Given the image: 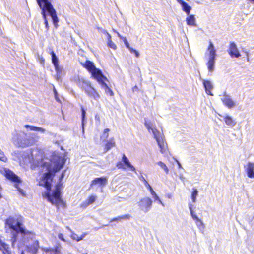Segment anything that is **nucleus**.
I'll use <instances>...</instances> for the list:
<instances>
[{
	"label": "nucleus",
	"instance_id": "nucleus-5",
	"mask_svg": "<svg viewBox=\"0 0 254 254\" xmlns=\"http://www.w3.org/2000/svg\"><path fill=\"white\" fill-rule=\"evenodd\" d=\"M34 136L35 134L33 133L26 134L24 132H21L17 134L16 137H13L12 140L15 145L24 148L31 146L35 143L36 140Z\"/></svg>",
	"mask_w": 254,
	"mask_h": 254
},
{
	"label": "nucleus",
	"instance_id": "nucleus-32",
	"mask_svg": "<svg viewBox=\"0 0 254 254\" xmlns=\"http://www.w3.org/2000/svg\"><path fill=\"white\" fill-rule=\"evenodd\" d=\"M146 187L150 190V193H151V195L152 196V197L154 199H159V196L157 195L156 192L153 190V188H152V187L149 184H148V185L146 186Z\"/></svg>",
	"mask_w": 254,
	"mask_h": 254
},
{
	"label": "nucleus",
	"instance_id": "nucleus-27",
	"mask_svg": "<svg viewBox=\"0 0 254 254\" xmlns=\"http://www.w3.org/2000/svg\"><path fill=\"white\" fill-rule=\"evenodd\" d=\"M24 127L26 128H29L31 130L40 131L41 132H44L45 131V130L42 127H37L33 126L26 125H25Z\"/></svg>",
	"mask_w": 254,
	"mask_h": 254
},
{
	"label": "nucleus",
	"instance_id": "nucleus-44",
	"mask_svg": "<svg viewBox=\"0 0 254 254\" xmlns=\"http://www.w3.org/2000/svg\"><path fill=\"white\" fill-rule=\"evenodd\" d=\"M105 34L107 35L108 41H109L110 40H111V36L108 33L107 31H105Z\"/></svg>",
	"mask_w": 254,
	"mask_h": 254
},
{
	"label": "nucleus",
	"instance_id": "nucleus-17",
	"mask_svg": "<svg viewBox=\"0 0 254 254\" xmlns=\"http://www.w3.org/2000/svg\"><path fill=\"white\" fill-rule=\"evenodd\" d=\"M244 168L247 176L250 178H254V163L248 162L247 165L244 166Z\"/></svg>",
	"mask_w": 254,
	"mask_h": 254
},
{
	"label": "nucleus",
	"instance_id": "nucleus-31",
	"mask_svg": "<svg viewBox=\"0 0 254 254\" xmlns=\"http://www.w3.org/2000/svg\"><path fill=\"white\" fill-rule=\"evenodd\" d=\"M193 191L191 193V199L193 203H195L196 201V197L198 195V191L195 188H193Z\"/></svg>",
	"mask_w": 254,
	"mask_h": 254
},
{
	"label": "nucleus",
	"instance_id": "nucleus-7",
	"mask_svg": "<svg viewBox=\"0 0 254 254\" xmlns=\"http://www.w3.org/2000/svg\"><path fill=\"white\" fill-rule=\"evenodd\" d=\"M81 64L91 74L94 79L100 80L101 77H103L101 71L96 68L93 62L86 60L84 63L81 62Z\"/></svg>",
	"mask_w": 254,
	"mask_h": 254
},
{
	"label": "nucleus",
	"instance_id": "nucleus-54",
	"mask_svg": "<svg viewBox=\"0 0 254 254\" xmlns=\"http://www.w3.org/2000/svg\"><path fill=\"white\" fill-rule=\"evenodd\" d=\"M64 164H65V162H66V152L64 151Z\"/></svg>",
	"mask_w": 254,
	"mask_h": 254
},
{
	"label": "nucleus",
	"instance_id": "nucleus-62",
	"mask_svg": "<svg viewBox=\"0 0 254 254\" xmlns=\"http://www.w3.org/2000/svg\"><path fill=\"white\" fill-rule=\"evenodd\" d=\"M187 1H189V0H186Z\"/></svg>",
	"mask_w": 254,
	"mask_h": 254
},
{
	"label": "nucleus",
	"instance_id": "nucleus-55",
	"mask_svg": "<svg viewBox=\"0 0 254 254\" xmlns=\"http://www.w3.org/2000/svg\"><path fill=\"white\" fill-rule=\"evenodd\" d=\"M108 226V225H103L102 227H100L99 228H102V227H103L104 226Z\"/></svg>",
	"mask_w": 254,
	"mask_h": 254
},
{
	"label": "nucleus",
	"instance_id": "nucleus-26",
	"mask_svg": "<svg viewBox=\"0 0 254 254\" xmlns=\"http://www.w3.org/2000/svg\"><path fill=\"white\" fill-rule=\"evenodd\" d=\"M115 145V142L114 141V140L113 138L110 139L109 140H108L106 145L105 147V152H107L109 151L111 148L114 147Z\"/></svg>",
	"mask_w": 254,
	"mask_h": 254
},
{
	"label": "nucleus",
	"instance_id": "nucleus-15",
	"mask_svg": "<svg viewBox=\"0 0 254 254\" xmlns=\"http://www.w3.org/2000/svg\"><path fill=\"white\" fill-rule=\"evenodd\" d=\"M28 252L32 254H37L40 248L39 242L38 240L34 241L33 243L26 246Z\"/></svg>",
	"mask_w": 254,
	"mask_h": 254
},
{
	"label": "nucleus",
	"instance_id": "nucleus-1",
	"mask_svg": "<svg viewBox=\"0 0 254 254\" xmlns=\"http://www.w3.org/2000/svg\"><path fill=\"white\" fill-rule=\"evenodd\" d=\"M63 167L64 158L62 157H59L58 160L53 165L49 163H43V167L46 168L47 172L43 175L39 182V185L45 188L46 190L42 192V196L52 204H58L63 202L61 198L62 184H57L53 191H51V188L55 173Z\"/></svg>",
	"mask_w": 254,
	"mask_h": 254
},
{
	"label": "nucleus",
	"instance_id": "nucleus-42",
	"mask_svg": "<svg viewBox=\"0 0 254 254\" xmlns=\"http://www.w3.org/2000/svg\"><path fill=\"white\" fill-rule=\"evenodd\" d=\"M123 41H124V44H125L126 47H127V48L128 49L130 47V45L126 38L125 39H124Z\"/></svg>",
	"mask_w": 254,
	"mask_h": 254
},
{
	"label": "nucleus",
	"instance_id": "nucleus-35",
	"mask_svg": "<svg viewBox=\"0 0 254 254\" xmlns=\"http://www.w3.org/2000/svg\"><path fill=\"white\" fill-rule=\"evenodd\" d=\"M109 131L110 129L109 128H106L105 129H104L103 134L101 136V139L103 140H106L108 137V132H109Z\"/></svg>",
	"mask_w": 254,
	"mask_h": 254
},
{
	"label": "nucleus",
	"instance_id": "nucleus-9",
	"mask_svg": "<svg viewBox=\"0 0 254 254\" xmlns=\"http://www.w3.org/2000/svg\"><path fill=\"white\" fill-rule=\"evenodd\" d=\"M3 174L7 179L11 180V181L14 183H16L15 187L18 189V190L19 192L20 193V194H21L22 195H25V193L23 190L18 188L17 184H19L21 182V180L20 178L15 174H14L12 171L6 168H5L4 169Z\"/></svg>",
	"mask_w": 254,
	"mask_h": 254
},
{
	"label": "nucleus",
	"instance_id": "nucleus-59",
	"mask_svg": "<svg viewBox=\"0 0 254 254\" xmlns=\"http://www.w3.org/2000/svg\"><path fill=\"white\" fill-rule=\"evenodd\" d=\"M62 113L63 116L64 117V111L62 110Z\"/></svg>",
	"mask_w": 254,
	"mask_h": 254
},
{
	"label": "nucleus",
	"instance_id": "nucleus-21",
	"mask_svg": "<svg viewBox=\"0 0 254 254\" xmlns=\"http://www.w3.org/2000/svg\"><path fill=\"white\" fill-rule=\"evenodd\" d=\"M122 162H123L124 165L128 168L131 171L136 173L135 167L130 163L128 159L127 158V157L126 156L125 154H123V155Z\"/></svg>",
	"mask_w": 254,
	"mask_h": 254
},
{
	"label": "nucleus",
	"instance_id": "nucleus-34",
	"mask_svg": "<svg viewBox=\"0 0 254 254\" xmlns=\"http://www.w3.org/2000/svg\"><path fill=\"white\" fill-rule=\"evenodd\" d=\"M157 164L159 166H160V167L164 169L166 174L169 173V169L165 163L161 161H159Z\"/></svg>",
	"mask_w": 254,
	"mask_h": 254
},
{
	"label": "nucleus",
	"instance_id": "nucleus-60",
	"mask_svg": "<svg viewBox=\"0 0 254 254\" xmlns=\"http://www.w3.org/2000/svg\"><path fill=\"white\" fill-rule=\"evenodd\" d=\"M21 254H24V253L23 252H22L21 253Z\"/></svg>",
	"mask_w": 254,
	"mask_h": 254
},
{
	"label": "nucleus",
	"instance_id": "nucleus-29",
	"mask_svg": "<svg viewBox=\"0 0 254 254\" xmlns=\"http://www.w3.org/2000/svg\"><path fill=\"white\" fill-rule=\"evenodd\" d=\"M194 221L198 229L200 231H203L205 228V226L202 220L198 218L197 220Z\"/></svg>",
	"mask_w": 254,
	"mask_h": 254
},
{
	"label": "nucleus",
	"instance_id": "nucleus-28",
	"mask_svg": "<svg viewBox=\"0 0 254 254\" xmlns=\"http://www.w3.org/2000/svg\"><path fill=\"white\" fill-rule=\"evenodd\" d=\"M130 217V215L129 214H126L124 215L121 216H118L116 218H114L113 219L111 220V222H112L113 221H116V222H119L121 221L122 220H127L129 219Z\"/></svg>",
	"mask_w": 254,
	"mask_h": 254
},
{
	"label": "nucleus",
	"instance_id": "nucleus-10",
	"mask_svg": "<svg viewBox=\"0 0 254 254\" xmlns=\"http://www.w3.org/2000/svg\"><path fill=\"white\" fill-rule=\"evenodd\" d=\"M107 179L106 177H101L96 178L92 181L90 189L95 188L97 190L98 188L100 189L101 192L103 191V188L107 184Z\"/></svg>",
	"mask_w": 254,
	"mask_h": 254
},
{
	"label": "nucleus",
	"instance_id": "nucleus-43",
	"mask_svg": "<svg viewBox=\"0 0 254 254\" xmlns=\"http://www.w3.org/2000/svg\"><path fill=\"white\" fill-rule=\"evenodd\" d=\"M2 253L3 254H11V251L10 250V249L9 248H8L7 249H6L5 250H4L3 252H2Z\"/></svg>",
	"mask_w": 254,
	"mask_h": 254
},
{
	"label": "nucleus",
	"instance_id": "nucleus-8",
	"mask_svg": "<svg viewBox=\"0 0 254 254\" xmlns=\"http://www.w3.org/2000/svg\"><path fill=\"white\" fill-rule=\"evenodd\" d=\"M208 55V61L206 64L209 72L213 71L214 69L216 57V51L215 49L213 44L210 41L209 45L207 49Z\"/></svg>",
	"mask_w": 254,
	"mask_h": 254
},
{
	"label": "nucleus",
	"instance_id": "nucleus-61",
	"mask_svg": "<svg viewBox=\"0 0 254 254\" xmlns=\"http://www.w3.org/2000/svg\"><path fill=\"white\" fill-rule=\"evenodd\" d=\"M66 228H67V229H68V230H69V229L68 227H66Z\"/></svg>",
	"mask_w": 254,
	"mask_h": 254
},
{
	"label": "nucleus",
	"instance_id": "nucleus-22",
	"mask_svg": "<svg viewBox=\"0 0 254 254\" xmlns=\"http://www.w3.org/2000/svg\"><path fill=\"white\" fill-rule=\"evenodd\" d=\"M81 124H82V133H84V127L86 123V110L84 109V107L81 106Z\"/></svg>",
	"mask_w": 254,
	"mask_h": 254
},
{
	"label": "nucleus",
	"instance_id": "nucleus-56",
	"mask_svg": "<svg viewBox=\"0 0 254 254\" xmlns=\"http://www.w3.org/2000/svg\"><path fill=\"white\" fill-rule=\"evenodd\" d=\"M61 150H64V147H63L62 146H61Z\"/></svg>",
	"mask_w": 254,
	"mask_h": 254
},
{
	"label": "nucleus",
	"instance_id": "nucleus-25",
	"mask_svg": "<svg viewBox=\"0 0 254 254\" xmlns=\"http://www.w3.org/2000/svg\"><path fill=\"white\" fill-rule=\"evenodd\" d=\"M96 199V196L94 195H91L89 197L88 199L85 202V203H83L81 204V207H86L88 205L92 204L95 201V200Z\"/></svg>",
	"mask_w": 254,
	"mask_h": 254
},
{
	"label": "nucleus",
	"instance_id": "nucleus-41",
	"mask_svg": "<svg viewBox=\"0 0 254 254\" xmlns=\"http://www.w3.org/2000/svg\"><path fill=\"white\" fill-rule=\"evenodd\" d=\"M139 179L144 182L145 186H147L148 184H149V183L147 182V181L145 180V179L143 176H141L139 177Z\"/></svg>",
	"mask_w": 254,
	"mask_h": 254
},
{
	"label": "nucleus",
	"instance_id": "nucleus-13",
	"mask_svg": "<svg viewBox=\"0 0 254 254\" xmlns=\"http://www.w3.org/2000/svg\"><path fill=\"white\" fill-rule=\"evenodd\" d=\"M97 81L101 85V87L105 90L107 94L110 96L113 95V92L112 90L108 87L105 81H108V79L103 75V77H101V80H97Z\"/></svg>",
	"mask_w": 254,
	"mask_h": 254
},
{
	"label": "nucleus",
	"instance_id": "nucleus-6",
	"mask_svg": "<svg viewBox=\"0 0 254 254\" xmlns=\"http://www.w3.org/2000/svg\"><path fill=\"white\" fill-rule=\"evenodd\" d=\"M144 125L149 131L152 130L154 138L156 139L160 148V152L163 154L165 153L167 150V144L164 142L162 134L156 129L152 128L150 123H147L145 121Z\"/></svg>",
	"mask_w": 254,
	"mask_h": 254
},
{
	"label": "nucleus",
	"instance_id": "nucleus-11",
	"mask_svg": "<svg viewBox=\"0 0 254 254\" xmlns=\"http://www.w3.org/2000/svg\"><path fill=\"white\" fill-rule=\"evenodd\" d=\"M140 209L144 213L149 212L152 206V200L149 197L142 198L138 203Z\"/></svg>",
	"mask_w": 254,
	"mask_h": 254
},
{
	"label": "nucleus",
	"instance_id": "nucleus-18",
	"mask_svg": "<svg viewBox=\"0 0 254 254\" xmlns=\"http://www.w3.org/2000/svg\"><path fill=\"white\" fill-rule=\"evenodd\" d=\"M203 85L204 88H205V92L207 94L213 96V94L211 93V90L213 88V86L212 83L209 80H202Z\"/></svg>",
	"mask_w": 254,
	"mask_h": 254
},
{
	"label": "nucleus",
	"instance_id": "nucleus-30",
	"mask_svg": "<svg viewBox=\"0 0 254 254\" xmlns=\"http://www.w3.org/2000/svg\"><path fill=\"white\" fill-rule=\"evenodd\" d=\"M192 207H193V205L192 204H191L190 203L189 204V210L190 211L191 216L192 217V219L194 220H197L198 217L195 214L194 211L193 210Z\"/></svg>",
	"mask_w": 254,
	"mask_h": 254
},
{
	"label": "nucleus",
	"instance_id": "nucleus-4",
	"mask_svg": "<svg viewBox=\"0 0 254 254\" xmlns=\"http://www.w3.org/2000/svg\"><path fill=\"white\" fill-rule=\"evenodd\" d=\"M76 84L80 87L85 94L90 99L98 101L100 98V96L96 90L91 86V83L79 77L74 79Z\"/></svg>",
	"mask_w": 254,
	"mask_h": 254
},
{
	"label": "nucleus",
	"instance_id": "nucleus-23",
	"mask_svg": "<svg viewBox=\"0 0 254 254\" xmlns=\"http://www.w3.org/2000/svg\"><path fill=\"white\" fill-rule=\"evenodd\" d=\"M186 22L187 25L189 26H196V20L194 15H189L188 17L186 18Z\"/></svg>",
	"mask_w": 254,
	"mask_h": 254
},
{
	"label": "nucleus",
	"instance_id": "nucleus-40",
	"mask_svg": "<svg viewBox=\"0 0 254 254\" xmlns=\"http://www.w3.org/2000/svg\"><path fill=\"white\" fill-rule=\"evenodd\" d=\"M116 166L119 169H124V170L126 169V168L124 166V164H123L122 162H118Z\"/></svg>",
	"mask_w": 254,
	"mask_h": 254
},
{
	"label": "nucleus",
	"instance_id": "nucleus-39",
	"mask_svg": "<svg viewBox=\"0 0 254 254\" xmlns=\"http://www.w3.org/2000/svg\"><path fill=\"white\" fill-rule=\"evenodd\" d=\"M0 160L4 162H6L7 160V158L4 155L3 152L0 155Z\"/></svg>",
	"mask_w": 254,
	"mask_h": 254
},
{
	"label": "nucleus",
	"instance_id": "nucleus-33",
	"mask_svg": "<svg viewBox=\"0 0 254 254\" xmlns=\"http://www.w3.org/2000/svg\"><path fill=\"white\" fill-rule=\"evenodd\" d=\"M70 237L73 240H76V241L78 242L81 240L84 237V235H82L80 237H79L76 234L71 232Z\"/></svg>",
	"mask_w": 254,
	"mask_h": 254
},
{
	"label": "nucleus",
	"instance_id": "nucleus-48",
	"mask_svg": "<svg viewBox=\"0 0 254 254\" xmlns=\"http://www.w3.org/2000/svg\"><path fill=\"white\" fill-rule=\"evenodd\" d=\"M155 201H157L159 204H161L162 205L164 206V204L162 202V201L160 200V199L159 198V199H154Z\"/></svg>",
	"mask_w": 254,
	"mask_h": 254
},
{
	"label": "nucleus",
	"instance_id": "nucleus-12",
	"mask_svg": "<svg viewBox=\"0 0 254 254\" xmlns=\"http://www.w3.org/2000/svg\"><path fill=\"white\" fill-rule=\"evenodd\" d=\"M227 51L231 58H238L241 57L237 46L234 42L230 43Z\"/></svg>",
	"mask_w": 254,
	"mask_h": 254
},
{
	"label": "nucleus",
	"instance_id": "nucleus-2",
	"mask_svg": "<svg viewBox=\"0 0 254 254\" xmlns=\"http://www.w3.org/2000/svg\"><path fill=\"white\" fill-rule=\"evenodd\" d=\"M5 225L8 226L10 230L11 235V244L13 247L15 243L17 241L19 234L23 236L27 235L28 238L32 240L35 234L31 231L26 230L23 225L22 223L12 217H9L5 221Z\"/></svg>",
	"mask_w": 254,
	"mask_h": 254
},
{
	"label": "nucleus",
	"instance_id": "nucleus-14",
	"mask_svg": "<svg viewBox=\"0 0 254 254\" xmlns=\"http://www.w3.org/2000/svg\"><path fill=\"white\" fill-rule=\"evenodd\" d=\"M51 55L52 57V62L57 72V79L60 77V73L61 72L59 65L58 58L56 56L53 51H51Z\"/></svg>",
	"mask_w": 254,
	"mask_h": 254
},
{
	"label": "nucleus",
	"instance_id": "nucleus-53",
	"mask_svg": "<svg viewBox=\"0 0 254 254\" xmlns=\"http://www.w3.org/2000/svg\"><path fill=\"white\" fill-rule=\"evenodd\" d=\"M51 51H53L51 48H49L47 50V51L51 54Z\"/></svg>",
	"mask_w": 254,
	"mask_h": 254
},
{
	"label": "nucleus",
	"instance_id": "nucleus-57",
	"mask_svg": "<svg viewBox=\"0 0 254 254\" xmlns=\"http://www.w3.org/2000/svg\"><path fill=\"white\" fill-rule=\"evenodd\" d=\"M3 152V151L0 149V155Z\"/></svg>",
	"mask_w": 254,
	"mask_h": 254
},
{
	"label": "nucleus",
	"instance_id": "nucleus-36",
	"mask_svg": "<svg viewBox=\"0 0 254 254\" xmlns=\"http://www.w3.org/2000/svg\"><path fill=\"white\" fill-rule=\"evenodd\" d=\"M8 248H9L8 245L1 241L0 242V250L3 252L4 250H5Z\"/></svg>",
	"mask_w": 254,
	"mask_h": 254
},
{
	"label": "nucleus",
	"instance_id": "nucleus-37",
	"mask_svg": "<svg viewBox=\"0 0 254 254\" xmlns=\"http://www.w3.org/2000/svg\"><path fill=\"white\" fill-rule=\"evenodd\" d=\"M130 52L132 54H134L136 57L138 58L139 57V52L136 50L135 49H134L132 47H130L128 49Z\"/></svg>",
	"mask_w": 254,
	"mask_h": 254
},
{
	"label": "nucleus",
	"instance_id": "nucleus-46",
	"mask_svg": "<svg viewBox=\"0 0 254 254\" xmlns=\"http://www.w3.org/2000/svg\"><path fill=\"white\" fill-rule=\"evenodd\" d=\"M59 238L62 241H64V235L62 233L59 234Z\"/></svg>",
	"mask_w": 254,
	"mask_h": 254
},
{
	"label": "nucleus",
	"instance_id": "nucleus-49",
	"mask_svg": "<svg viewBox=\"0 0 254 254\" xmlns=\"http://www.w3.org/2000/svg\"><path fill=\"white\" fill-rule=\"evenodd\" d=\"M179 178L182 181H184L185 180V177H184L183 175V174H180L179 175Z\"/></svg>",
	"mask_w": 254,
	"mask_h": 254
},
{
	"label": "nucleus",
	"instance_id": "nucleus-47",
	"mask_svg": "<svg viewBox=\"0 0 254 254\" xmlns=\"http://www.w3.org/2000/svg\"><path fill=\"white\" fill-rule=\"evenodd\" d=\"M176 161L178 165L179 168L180 169H183V167H182L180 162L177 160H176Z\"/></svg>",
	"mask_w": 254,
	"mask_h": 254
},
{
	"label": "nucleus",
	"instance_id": "nucleus-52",
	"mask_svg": "<svg viewBox=\"0 0 254 254\" xmlns=\"http://www.w3.org/2000/svg\"><path fill=\"white\" fill-rule=\"evenodd\" d=\"M99 29L100 30V31L101 32H102L104 34H105V31H107L106 30H105L104 29H101V28H99Z\"/></svg>",
	"mask_w": 254,
	"mask_h": 254
},
{
	"label": "nucleus",
	"instance_id": "nucleus-24",
	"mask_svg": "<svg viewBox=\"0 0 254 254\" xmlns=\"http://www.w3.org/2000/svg\"><path fill=\"white\" fill-rule=\"evenodd\" d=\"M224 120L226 124L229 126L233 127L236 124V122L235 120L229 116H227L224 117Z\"/></svg>",
	"mask_w": 254,
	"mask_h": 254
},
{
	"label": "nucleus",
	"instance_id": "nucleus-3",
	"mask_svg": "<svg viewBox=\"0 0 254 254\" xmlns=\"http://www.w3.org/2000/svg\"><path fill=\"white\" fill-rule=\"evenodd\" d=\"M37 2L42 10L41 14L44 20V24L47 29H48V22L47 16H49L53 21L55 27H57L58 18L56 14V11L54 8L49 0H36Z\"/></svg>",
	"mask_w": 254,
	"mask_h": 254
},
{
	"label": "nucleus",
	"instance_id": "nucleus-51",
	"mask_svg": "<svg viewBox=\"0 0 254 254\" xmlns=\"http://www.w3.org/2000/svg\"><path fill=\"white\" fill-rule=\"evenodd\" d=\"M64 178V171H63L61 174V177L60 178V182L61 181L62 179Z\"/></svg>",
	"mask_w": 254,
	"mask_h": 254
},
{
	"label": "nucleus",
	"instance_id": "nucleus-19",
	"mask_svg": "<svg viewBox=\"0 0 254 254\" xmlns=\"http://www.w3.org/2000/svg\"><path fill=\"white\" fill-rule=\"evenodd\" d=\"M176 1L181 5L183 11L189 15L191 10V6L182 0H176Z\"/></svg>",
	"mask_w": 254,
	"mask_h": 254
},
{
	"label": "nucleus",
	"instance_id": "nucleus-50",
	"mask_svg": "<svg viewBox=\"0 0 254 254\" xmlns=\"http://www.w3.org/2000/svg\"><path fill=\"white\" fill-rule=\"evenodd\" d=\"M55 98H56V100L59 102H61L60 99L57 97V93L56 92H55Z\"/></svg>",
	"mask_w": 254,
	"mask_h": 254
},
{
	"label": "nucleus",
	"instance_id": "nucleus-20",
	"mask_svg": "<svg viewBox=\"0 0 254 254\" xmlns=\"http://www.w3.org/2000/svg\"><path fill=\"white\" fill-rule=\"evenodd\" d=\"M41 249L43 251L45 252L47 254L49 253V254H61V252L59 246H56L54 248L42 247Z\"/></svg>",
	"mask_w": 254,
	"mask_h": 254
},
{
	"label": "nucleus",
	"instance_id": "nucleus-58",
	"mask_svg": "<svg viewBox=\"0 0 254 254\" xmlns=\"http://www.w3.org/2000/svg\"><path fill=\"white\" fill-rule=\"evenodd\" d=\"M44 62V60H42L41 61V63H42Z\"/></svg>",
	"mask_w": 254,
	"mask_h": 254
},
{
	"label": "nucleus",
	"instance_id": "nucleus-16",
	"mask_svg": "<svg viewBox=\"0 0 254 254\" xmlns=\"http://www.w3.org/2000/svg\"><path fill=\"white\" fill-rule=\"evenodd\" d=\"M221 100L223 104L229 109L232 108L235 106V102L232 100L230 96L226 95L225 93L223 97L221 98Z\"/></svg>",
	"mask_w": 254,
	"mask_h": 254
},
{
	"label": "nucleus",
	"instance_id": "nucleus-45",
	"mask_svg": "<svg viewBox=\"0 0 254 254\" xmlns=\"http://www.w3.org/2000/svg\"><path fill=\"white\" fill-rule=\"evenodd\" d=\"M114 30V32H115V33H117V34L118 36L119 37V38H120V39H121V40H124V39H125V38H126V37H123L122 36H121L119 33H118V32H116L115 30Z\"/></svg>",
	"mask_w": 254,
	"mask_h": 254
},
{
	"label": "nucleus",
	"instance_id": "nucleus-38",
	"mask_svg": "<svg viewBox=\"0 0 254 254\" xmlns=\"http://www.w3.org/2000/svg\"><path fill=\"white\" fill-rule=\"evenodd\" d=\"M108 46L113 49L115 50L117 48L116 45L114 44V43L111 40H110L109 41H108Z\"/></svg>",
	"mask_w": 254,
	"mask_h": 254
}]
</instances>
